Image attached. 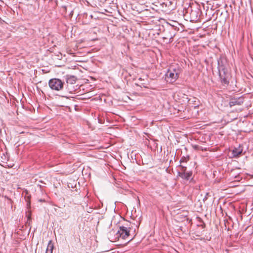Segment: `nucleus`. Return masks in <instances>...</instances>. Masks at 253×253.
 <instances>
[{"instance_id":"nucleus-1","label":"nucleus","mask_w":253,"mask_h":253,"mask_svg":"<svg viewBox=\"0 0 253 253\" xmlns=\"http://www.w3.org/2000/svg\"><path fill=\"white\" fill-rule=\"evenodd\" d=\"M180 69L178 67H170L166 74V79L168 82L174 83L178 78Z\"/></svg>"},{"instance_id":"nucleus-7","label":"nucleus","mask_w":253,"mask_h":253,"mask_svg":"<svg viewBox=\"0 0 253 253\" xmlns=\"http://www.w3.org/2000/svg\"><path fill=\"white\" fill-rule=\"evenodd\" d=\"M76 78L73 76H70L67 78V83L70 84H74L76 82Z\"/></svg>"},{"instance_id":"nucleus-8","label":"nucleus","mask_w":253,"mask_h":253,"mask_svg":"<svg viewBox=\"0 0 253 253\" xmlns=\"http://www.w3.org/2000/svg\"><path fill=\"white\" fill-rule=\"evenodd\" d=\"M242 153V149L241 148H235L232 151V155L234 157H238Z\"/></svg>"},{"instance_id":"nucleus-11","label":"nucleus","mask_w":253,"mask_h":253,"mask_svg":"<svg viewBox=\"0 0 253 253\" xmlns=\"http://www.w3.org/2000/svg\"><path fill=\"white\" fill-rule=\"evenodd\" d=\"M186 158H182L181 160H180V163L181 164L182 163H183L184 162H186Z\"/></svg>"},{"instance_id":"nucleus-5","label":"nucleus","mask_w":253,"mask_h":253,"mask_svg":"<svg viewBox=\"0 0 253 253\" xmlns=\"http://www.w3.org/2000/svg\"><path fill=\"white\" fill-rule=\"evenodd\" d=\"M244 99L243 98H234L232 99L229 102L230 106L235 105H241L243 103Z\"/></svg>"},{"instance_id":"nucleus-2","label":"nucleus","mask_w":253,"mask_h":253,"mask_svg":"<svg viewBox=\"0 0 253 253\" xmlns=\"http://www.w3.org/2000/svg\"><path fill=\"white\" fill-rule=\"evenodd\" d=\"M218 69L219 76L220 77L221 83L225 84H228L229 82L227 80V69L224 65L223 64H220L219 62H218Z\"/></svg>"},{"instance_id":"nucleus-6","label":"nucleus","mask_w":253,"mask_h":253,"mask_svg":"<svg viewBox=\"0 0 253 253\" xmlns=\"http://www.w3.org/2000/svg\"><path fill=\"white\" fill-rule=\"evenodd\" d=\"M178 175L183 179L189 180L192 175V172H178Z\"/></svg>"},{"instance_id":"nucleus-10","label":"nucleus","mask_w":253,"mask_h":253,"mask_svg":"<svg viewBox=\"0 0 253 253\" xmlns=\"http://www.w3.org/2000/svg\"><path fill=\"white\" fill-rule=\"evenodd\" d=\"M180 167L181 168V172H186V167L185 166L181 165L180 166Z\"/></svg>"},{"instance_id":"nucleus-4","label":"nucleus","mask_w":253,"mask_h":253,"mask_svg":"<svg viewBox=\"0 0 253 253\" xmlns=\"http://www.w3.org/2000/svg\"><path fill=\"white\" fill-rule=\"evenodd\" d=\"M129 232L130 230H128L126 227L124 226L120 227L116 234L117 237L126 239L129 236Z\"/></svg>"},{"instance_id":"nucleus-3","label":"nucleus","mask_w":253,"mask_h":253,"mask_svg":"<svg viewBox=\"0 0 253 253\" xmlns=\"http://www.w3.org/2000/svg\"><path fill=\"white\" fill-rule=\"evenodd\" d=\"M48 84L52 90L59 91L63 88L64 83L59 79L54 78L49 80Z\"/></svg>"},{"instance_id":"nucleus-9","label":"nucleus","mask_w":253,"mask_h":253,"mask_svg":"<svg viewBox=\"0 0 253 253\" xmlns=\"http://www.w3.org/2000/svg\"><path fill=\"white\" fill-rule=\"evenodd\" d=\"M53 248V245L51 241H50L48 244L45 253H52Z\"/></svg>"}]
</instances>
